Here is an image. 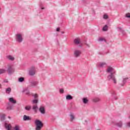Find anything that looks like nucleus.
I'll return each instance as SVG.
<instances>
[{"label":"nucleus","instance_id":"obj_1","mask_svg":"<svg viewBox=\"0 0 130 130\" xmlns=\"http://www.w3.org/2000/svg\"><path fill=\"white\" fill-rule=\"evenodd\" d=\"M36 130H41V128L43 127V123L39 120H36L35 121Z\"/></svg>","mask_w":130,"mask_h":130},{"label":"nucleus","instance_id":"obj_2","mask_svg":"<svg viewBox=\"0 0 130 130\" xmlns=\"http://www.w3.org/2000/svg\"><path fill=\"white\" fill-rule=\"evenodd\" d=\"M114 75L115 74H109L108 76V79L109 81H112L114 84H116V79H115Z\"/></svg>","mask_w":130,"mask_h":130},{"label":"nucleus","instance_id":"obj_3","mask_svg":"<svg viewBox=\"0 0 130 130\" xmlns=\"http://www.w3.org/2000/svg\"><path fill=\"white\" fill-rule=\"evenodd\" d=\"M107 74H115V71H114V70L112 67H108L107 69Z\"/></svg>","mask_w":130,"mask_h":130},{"label":"nucleus","instance_id":"obj_4","mask_svg":"<svg viewBox=\"0 0 130 130\" xmlns=\"http://www.w3.org/2000/svg\"><path fill=\"white\" fill-rule=\"evenodd\" d=\"M16 40L18 42H22L23 41V37H22V35L18 34L16 35Z\"/></svg>","mask_w":130,"mask_h":130},{"label":"nucleus","instance_id":"obj_5","mask_svg":"<svg viewBox=\"0 0 130 130\" xmlns=\"http://www.w3.org/2000/svg\"><path fill=\"white\" fill-rule=\"evenodd\" d=\"M7 110H13L14 109V106L11 103H8L7 107Z\"/></svg>","mask_w":130,"mask_h":130},{"label":"nucleus","instance_id":"obj_6","mask_svg":"<svg viewBox=\"0 0 130 130\" xmlns=\"http://www.w3.org/2000/svg\"><path fill=\"white\" fill-rule=\"evenodd\" d=\"M5 128H6L7 130H12L13 128V127L10 124H8L7 123H5Z\"/></svg>","mask_w":130,"mask_h":130},{"label":"nucleus","instance_id":"obj_7","mask_svg":"<svg viewBox=\"0 0 130 130\" xmlns=\"http://www.w3.org/2000/svg\"><path fill=\"white\" fill-rule=\"evenodd\" d=\"M35 73H36V71H35V69L34 68H31L29 70V75L30 76H33V75H35Z\"/></svg>","mask_w":130,"mask_h":130},{"label":"nucleus","instance_id":"obj_8","mask_svg":"<svg viewBox=\"0 0 130 130\" xmlns=\"http://www.w3.org/2000/svg\"><path fill=\"white\" fill-rule=\"evenodd\" d=\"M38 85V82L37 81H33L30 82V87L32 88H34V87H35Z\"/></svg>","mask_w":130,"mask_h":130},{"label":"nucleus","instance_id":"obj_9","mask_svg":"<svg viewBox=\"0 0 130 130\" xmlns=\"http://www.w3.org/2000/svg\"><path fill=\"white\" fill-rule=\"evenodd\" d=\"M74 55L76 57H79V56L81 55V51L75 50L74 52Z\"/></svg>","mask_w":130,"mask_h":130},{"label":"nucleus","instance_id":"obj_10","mask_svg":"<svg viewBox=\"0 0 130 130\" xmlns=\"http://www.w3.org/2000/svg\"><path fill=\"white\" fill-rule=\"evenodd\" d=\"M39 110H40V112H41L42 114H45V109L44 108V107L41 106V107L40 108Z\"/></svg>","mask_w":130,"mask_h":130},{"label":"nucleus","instance_id":"obj_11","mask_svg":"<svg viewBox=\"0 0 130 130\" xmlns=\"http://www.w3.org/2000/svg\"><path fill=\"white\" fill-rule=\"evenodd\" d=\"M23 120L26 121V120H31V117L29 116H27L26 115H24L23 116Z\"/></svg>","mask_w":130,"mask_h":130},{"label":"nucleus","instance_id":"obj_12","mask_svg":"<svg viewBox=\"0 0 130 130\" xmlns=\"http://www.w3.org/2000/svg\"><path fill=\"white\" fill-rule=\"evenodd\" d=\"M9 102H10V103H12L13 104H16L17 102L16 100H14L13 98H9Z\"/></svg>","mask_w":130,"mask_h":130},{"label":"nucleus","instance_id":"obj_13","mask_svg":"<svg viewBox=\"0 0 130 130\" xmlns=\"http://www.w3.org/2000/svg\"><path fill=\"white\" fill-rule=\"evenodd\" d=\"M15 72V70L13 68H12V67H10L8 70V72L9 74H12V73H14Z\"/></svg>","mask_w":130,"mask_h":130},{"label":"nucleus","instance_id":"obj_14","mask_svg":"<svg viewBox=\"0 0 130 130\" xmlns=\"http://www.w3.org/2000/svg\"><path fill=\"white\" fill-rule=\"evenodd\" d=\"M80 42V39H76L75 40H74V43L75 44H79Z\"/></svg>","mask_w":130,"mask_h":130},{"label":"nucleus","instance_id":"obj_15","mask_svg":"<svg viewBox=\"0 0 130 130\" xmlns=\"http://www.w3.org/2000/svg\"><path fill=\"white\" fill-rule=\"evenodd\" d=\"M13 130H21V128H20V126L19 125H16L13 127Z\"/></svg>","mask_w":130,"mask_h":130},{"label":"nucleus","instance_id":"obj_16","mask_svg":"<svg viewBox=\"0 0 130 130\" xmlns=\"http://www.w3.org/2000/svg\"><path fill=\"white\" fill-rule=\"evenodd\" d=\"M11 91H12V89L10 87H8L6 89V92L7 94H10L11 93Z\"/></svg>","mask_w":130,"mask_h":130},{"label":"nucleus","instance_id":"obj_17","mask_svg":"<svg viewBox=\"0 0 130 130\" xmlns=\"http://www.w3.org/2000/svg\"><path fill=\"white\" fill-rule=\"evenodd\" d=\"M67 100H72L73 99V96L71 95H68L66 96Z\"/></svg>","mask_w":130,"mask_h":130},{"label":"nucleus","instance_id":"obj_18","mask_svg":"<svg viewBox=\"0 0 130 130\" xmlns=\"http://www.w3.org/2000/svg\"><path fill=\"white\" fill-rule=\"evenodd\" d=\"M99 101H100V99H99V98H95L93 99V102H99Z\"/></svg>","mask_w":130,"mask_h":130},{"label":"nucleus","instance_id":"obj_19","mask_svg":"<svg viewBox=\"0 0 130 130\" xmlns=\"http://www.w3.org/2000/svg\"><path fill=\"white\" fill-rule=\"evenodd\" d=\"M7 58L10 60H14L15 59V57H13L12 56H8Z\"/></svg>","mask_w":130,"mask_h":130},{"label":"nucleus","instance_id":"obj_20","mask_svg":"<svg viewBox=\"0 0 130 130\" xmlns=\"http://www.w3.org/2000/svg\"><path fill=\"white\" fill-rule=\"evenodd\" d=\"M83 102L84 104H87V103H88V99H87V98H84L83 99Z\"/></svg>","mask_w":130,"mask_h":130},{"label":"nucleus","instance_id":"obj_21","mask_svg":"<svg viewBox=\"0 0 130 130\" xmlns=\"http://www.w3.org/2000/svg\"><path fill=\"white\" fill-rule=\"evenodd\" d=\"M32 102L34 104H37V103H38V99H35L32 100Z\"/></svg>","mask_w":130,"mask_h":130},{"label":"nucleus","instance_id":"obj_22","mask_svg":"<svg viewBox=\"0 0 130 130\" xmlns=\"http://www.w3.org/2000/svg\"><path fill=\"white\" fill-rule=\"evenodd\" d=\"M24 78L23 77H20L18 79V81L19 82H20L21 83H22V82H24Z\"/></svg>","mask_w":130,"mask_h":130},{"label":"nucleus","instance_id":"obj_23","mask_svg":"<svg viewBox=\"0 0 130 130\" xmlns=\"http://www.w3.org/2000/svg\"><path fill=\"white\" fill-rule=\"evenodd\" d=\"M6 73V70L5 69H0V74H5Z\"/></svg>","mask_w":130,"mask_h":130},{"label":"nucleus","instance_id":"obj_24","mask_svg":"<svg viewBox=\"0 0 130 130\" xmlns=\"http://www.w3.org/2000/svg\"><path fill=\"white\" fill-rule=\"evenodd\" d=\"M117 126H119V127H121L122 126V123H121V121L117 123Z\"/></svg>","mask_w":130,"mask_h":130},{"label":"nucleus","instance_id":"obj_25","mask_svg":"<svg viewBox=\"0 0 130 130\" xmlns=\"http://www.w3.org/2000/svg\"><path fill=\"white\" fill-rule=\"evenodd\" d=\"M26 110H30L31 109V106H26L25 107Z\"/></svg>","mask_w":130,"mask_h":130},{"label":"nucleus","instance_id":"obj_26","mask_svg":"<svg viewBox=\"0 0 130 130\" xmlns=\"http://www.w3.org/2000/svg\"><path fill=\"white\" fill-rule=\"evenodd\" d=\"M70 117L72 121L75 120V116H74V115L73 114L70 115Z\"/></svg>","mask_w":130,"mask_h":130},{"label":"nucleus","instance_id":"obj_27","mask_svg":"<svg viewBox=\"0 0 130 130\" xmlns=\"http://www.w3.org/2000/svg\"><path fill=\"white\" fill-rule=\"evenodd\" d=\"M107 28H108L107 25H105L104 26V27L103 28V31H107Z\"/></svg>","mask_w":130,"mask_h":130},{"label":"nucleus","instance_id":"obj_28","mask_svg":"<svg viewBox=\"0 0 130 130\" xmlns=\"http://www.w3.org/2000/svg\"><path fill=\"white\" fill-rule=\"evenodd\" d=\"M37 108H38V107H37V105H34L33 106V107H32V109L34 110H36V109H37Z\"/></svg>","mask_w":130,"mask_h":130},{"label":"nucleus","instance_id":"obj_29","mask_svg":"<svg viewBox=\"0 0 130 130\" xmlns=\"http://www.w3.org/2000/svg\"><path fill=\"white\" fill-rule=\"evenodd\" d=\"M5 117H6V115L3 114L1 116V120H5Z\"/></svg>","mask_w":130,"mask_h":130},{"label":"nucleus","instance_id":"obj_30","mask_svg":"<svg viewBox=\"0 0 130 130\" xmlns=\"http://www.w3.org/2000/svg\"><path fill=\"white\" fill-rule=\"evenodd\" d=\"M32 96L34 97L35 99H37V98H38V94L36 93L35 94H32Z\"/></svg>","mask_w":130,"mask_h":130},{"label":"nucleus","instance_id":"obj_31","mask_svg":"<svg viewBox=\"0 0 130 130\" xmlns=\"http://www.w3.org/2000/svg\"><path fill=\"white\" fill-rule=\"evenodd\" d=\"M103 18L105 20H107V19H108V16L106 14H105L103 16Z\"/></svg>","mask_w":130,"mask_h":130},{"label":"nucleus","instance_id":"obj_32","mask_svg":"<svg viewBox=\"0 0 130 130\" xmlns=\"http://www.w3.org/2000/svg\"><path fill=\"white\" fill-rule=\"evenodd\" d=\"M106 64V63L103 62L100 63V67H104V66H105Z\"/></svg>","mask_w":130,"mask_h":130},{"label":"nucleus","instance_id":"obj_33","mask_svg":"<svg viewBox=\"0 0 130 130\" xmlns=\"http://www.w3.org/2000/svg\"><path fill=\"white\" fill-rule=\"evenodd\" d=\"M126 18H130V14L129 13H127L126 14Z\"/></svg>","mask_w":130,"mask_h":130},{"label":"nucleus","instance_id":"obj_34","mask_svg":"<svg viewBox=\"0 0 130 130\" xmlns=\"http://www.w3.org/2000/svg\"><path fill=\"white\" fill-rule=\"evenodd\" d=\"M126 80H127V78H125L123 80V83H125V82H126Z\"/></svg>","mask_w":130,"mask_h":130},{"label":"nucleus","instance_id":"obj_35","mask_svg":"<svg viewBox=\"0 0 130 130\" xmlns=\"http://www.w3.org/2000/svg\"><path fill=\"white\" fill-rule=\"evenodd\" d=\"M129 126H130V123H127L126 127H129Z\"/></svg>","mask_w":130,"mask_h":130},{"label":"nucleus","instance_id":"obj_36","mask_svg":"<svg viewBox=\"0 0 130 130\" xmlns=\"http://www.w3.org/2000/svg\"><path fill=\"white\" fill-rule=\"evenodd\" d=\"M60 93H63V89H60Z\"/></svg>","mask_w":130,"mask_h":130},{"label":"nucleus","instance_id":"obj_37","mask_svg":"<svg viewBox=\"0 0 130 130\" xmlns=\"http://www.w3.org/2000/svg\"><path fill=\"white\" fill-rule=\"evenodd\" d=\"M59 30H60L59 28H56L57 32H59Z\"/></svg>","mask_w":130,"mask_h":130},{"label":"nucleus","instance_id":"obj_38","mask_svg":"<svg viewBox=\"0 0 130 130\" xmlns=\"http://www.w3.org/2000/svg\"><path fill=\"white\" fill-rule=\"evenodd\" d=\"M100 41H101V40H103V39L101 38V39H100Z\"/></svg>","mask_w":130,"mask_h":130},{"label":"nucleus","instance_id":"obj_39","mask_svg":"<svg viewBox=\"0 0 130 130\" xmlns=\"http://www.w3.org/2000/svg\"><path fill=\"white\" fill-rule=\"evenodd\" d=\"M8 118H9V119H11V117L9 116Z\"/></svg>","mask_w":130,"mask_h":130},{"label":"nucleus","instance_id":"obj_40","mask_svg":"<svg viewBox=\"0 0 130 130\" xmlns=\"http://www.w3.org/2000/svg\"><path fill=\"white\" fill-rule=\"evenodd\" d=\"M2 86V84H0V87Z\"/></svg>","mask_w":130,"mask_h":130},{"label":"nucleus","instance_id":"obj_41","mask_svg":"<svg viewBox=\"0 0 130 130\" xmlns=\"http://www.w3.org/2000/svg\"><path fill=\"white\" fill-rule=\"evenodd\" d=\"M43 9H44V8H42V10H43Z\"/></svg>","mask_w":130,"mask_h":130},{"label":"nucleus","instance_id":"obj_42","mask_svg":"<svg viewBox=\"0 0 130 130\" xmlns=\"http://www.w3.org/2000/svg\"><path fill=\"white\" fill-rule=\"evenodd\" d=\"M98 130H100V129H98Z\"/></svg>","mask_w":130,"mask_h":130}]
</instances>
